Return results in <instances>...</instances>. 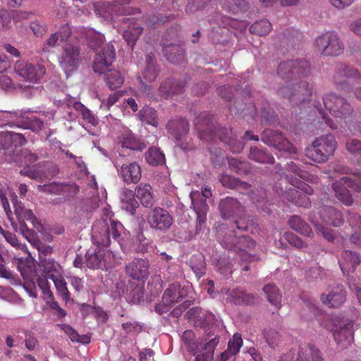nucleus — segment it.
Returning <instances> with one entry per match:
<instances>
[{
    "instance_id": "obj_26",
    "label": "nucleus",
    "mask_w": 361,
    "mask_h": 361,
    "mask_svg": "<svg viewBox=\"0 0 361 361\" xmlns=\"http://www.w3.org/2000/svg\"><path fill=\"white\" fill-rule=\"evenodd\" d=\"M135 195L145 207H152L154 203V194L148 183H140L135 188Z\"/></svg>"
},
{
    "instance_id": "obj_8",
    "label": "nucleus",
    "mask_w": 361,
    "mask_h": 361,
    "mask_svg": "<svg viewBox=\"0 0 361 361\" xmlns=\"http://www.w3.org/2000/svg\"><path fill=\"white\" fill-rule=\"evenodd\" d=\"M12 202L14 207V214L18 221L20 229L26 238L31 241L34 237V232L32 229L27 228L25 221H30L33 227L39 231L42 228V225L31 209L25 208L22 203L18 202L17 197L13 198Z\"/></svg>"
},
{
    "instance_id": "obj_5",
    "label": "nucleus",
    "mask_w": 361,
    "mask_h": 361,
    "mask_svg": "<svg viewBox=\"0 0 361 361\" xmlns=\"http://www.w3.org/2000/svg\"><path fill=\"white\" fill-rule=\"evenodd\" d=\"M123 226L121 222L115 220L101 219L96 221L92 228V239L98 247H108L111 243V236L115 240L120 238Z\"/></svg>"
},
{
    "instance_id": "obj_36",
    "label": "nucleus",
    "mask_w": 361,
    "mask_h": 361,
    "mask_svg": "<svg viewBox=\"0 0 361 361\" xmlns=\"http://www.w3.org/2000/svg\"><path fill=\"white\" fill-rule=\"evenodd\" d=\"M296 361H323V360L314 346L308 345L299 351Z\"/></svg>"
},
{
    "instance_id": "obj_44",
    "label": "nucleus",
    "mask_w": 361,
    "mask_h": 361,
    "mask_svg": "<svg viewBox=\"0 0 361 361\" xmlns=\"http://www.w3.org/2000/svg\"><path fill=\"white\" fill-rule=\"evenodd\" d=\"M106 75V81L111 90H115L121 87L123 83V78L121 73L116 70H110Z\"/></svg>"
},
{
    "instance_id": "obj_40",
    "label": "nucleus",
    "mask_w": 361,
    "mask_h": 361,
    "mask_svg": "<svg viewBox=\"0 0 361 361\" xmlns=\"http://www.w3.org/2000/svg\"><path fill=\"white\" fill-rule=\"evenodd\" d=\"M58 326L65 332L66 334L68 336L73 342H78L83 344H88L90 343V336L78 334V333L71 326L68 324H59Z\"/></svg>"
},
{
    "instance_id": "obj_20",
    "label": "nucleus",
    "mask_w": 361,
    "mask_h": 361,
    "mask_svg": "<svg viewBox=\"0 0 361 361\" xmlns=\"http://www.w3.org/2000/svg\"><path fill=\"white\" fill-rule=\"evenodd\" d=\"M219 209L224 219L231 216H241L244 215L245 209L240 203L233 197H228L219 203Z\"/></svg>"
},
{
    "instance_id": "obj_7",
    "label": "nucleus",
    "mask_w": 361,
    "mask_h": 361,
    "mask_svg": "<svg viewBox=\"0 0 361 361\" xmlns=\"http://www.w3.org/2000/svg\"><path fill=\"white\" fill-rule=\"evenodd\" d=\"M288 180L291 187L286 191L287 200L299 207H310L311 201L308 196L313 194L312 187L295 177H289Z\"/></svg>"
},
{
    "instance_id": "obj_9",
    "label": "nucleus",
    "mask_w": 361,
    "mask_h": 361,
    "mask_svg": "<svg viewBox=\"0 0 361 361\" xmlns=\"http://www.w3.org/2000/svg\"><path fill=\"white\" fill-rule=\"evenodd\" d=\"M14 71L22 80L31 83H37L44 76L46 68L41 64L30 63L25 60H19L14 65Z\"/></svg>"
},
{
    "instance_id": "obj_15",
    "label": "nucleus",
    "mask_w": 361,
    "mask_h": 361,
    "mask_svg": "<svg viewBox=\"0 0 361 361\" xmlns=\"http://www.w3.org/2000/svg\"><path fill=\"white\" fill-rule=\"evenodd\" d=\"M115 58L114 47L110 43L106 44L95 56L92 64L94 71L99 74L109 71Z\"/></svg>"
},
{
    "instance_id": "obj_22",
    "label": "nucleus",
    "mask_w": 361,
    "mask_h": 361,
    "mask_svg": "<svg viewBox=\"0 0 361 361\" xmlns=\"http://www.w3.org/2000/svg\"><path fill=\"white\" fill-rule=\"evenodd\" d=\"M162 51L164 56L171 63L178 64L184 60L185 53L179 44L163 43Z\"/></svg>"
},
{
    "instance_id": "obj_3",
    "label": "nucleus",
    "mask_w": 361,
    "mask_h": 361,
    "mask_svg": "<svg viewBox=\"0 0 361 361\" xmlns=\"http://www.w3.org/2000/svg\"><path fill=\"white\" fill-rule=\"evenodd\" d=\"M322 99L326 110L336 118V121L324 112L320 104L319 105V106L316 105L315 106L325 123L331 129H336L338 123H341L343 121L346 123V120L351 117L353 113V108L344 97L334 92H330L326 94Z\"/></svg>"
},
{
    "instance_id": "obj_37",
    "label": "nucleus",
    "mask_w": 361,
    "mask_h": 361,
    "mask_svg": "<svg viewBox=\"0 0 361 361\" xmlns=\"http://www.w3.org/2000/svg\"><path fill=\"white\" fill-rule=\"evenodd\" d=\"M42 259H39V267L41 269L51 277L54 274H59L61 267L59 263L56 262L51 257H45L42 256Z\"/></svg>"
},
{
    "instance_id": "obj_1",
    "label": "nucleus",
    "mask_w": 361,
    "mask_h": 361,
    "mask_svg": "<svg viewBox=\"0 0 361 361\" xmlns=\"http://www.w3.org/2000/svg\"><path fill=\"white\" fill-rule=\"evenodd\" d=\"M310 73V63L305 60H289L279 63L277 74L286 80V84L278 90V94L286 99L292 106L309 103L313 96V85L306 81L293 83L298 79L307 77Z\"/></svg>"
},
{
    "instance_id": "obj_60",
    "label": "nucleus",
    "mask_w": 361,
    "mask_h": 361,
    "mask_svg": "<svg viewBox=\"0 0 361 361\" xmlns=\"http://www.w3.org/2000/svg\"><path fill=\"white\" fill-rule=\"evenodd\" d=\"M131 196L129 200L123 202V207L130 214H134L136 209L139 207L137 201L135 199L132 191H129Z\"/></svg>"
},
{
    "instance_id": "obj_34",
    "label": "nucleus",
    "mask_w": 361,
    "mask_h": 361,
    "mask_svg": "<svg viewBox=\"0 0 361 361\" xmlns=\"http://www.w3.org/2000/svg\"><path fill=\"white\" fill-rule=\"evenodd\" d=\"M289 226L298 233L310 237L312 233L310 226L300 216L294 215L288 220Z\"/></svg>"
},
{
    "instance_id": "obj_47",
    "label": "nucleus",
    "mask_w": 361,
    "mask_h": 361,
    "mask_svg": "<svg viewBox=\"0 0 361 361\" xmlns=\"http://www.w3.org/2000/svg\"><path fill=\"white\" fill-rule=\"evenodd\" d=\"M321 300L330 307H338L345 300V295H322Z\"/></svg>"
},
{
    "instance_id": "obj_58",
    "label": "nucleus",
    "mask_w": 361,
    "mask_h": 361,
    "mask_svg": "<svg viewBox=\"0 0 361 361\" xmlns=\"http://www.w3.org/2000/svg\"><path fill=\"white\" fill-rule=\"evenodd\" d=\"M39 187L42 188L41 190L42 191L50 194L61 195L64 191V186L56 183H52Z\"/></svg>"
},
{
    "instance_id": "obj_41",
    "label": "nucleus",
    "mask_w": 361,
    "mask_h": 361,
    "mask_svg": "<svg viewBox=\"0 0 361 361\" xmlns=\"http://www.w3.org/2000/svg\"><path fill=\"white\" fill-rule=\"evenodd\" d=\"M272 29L271 23L267 19H262L255 22L250 27V31L252 34L259 36L267 35Z\"/></svg>"
},
{
    "instance_id": "obj_53",
    "label": "nucleus",
    "mask_w": 361,
    "mask_h": 361,
    "mask_svg": "<svg viewBox=\"0 0 361 361\" xmlns=\"http://www.w3.org/2000/svg\"><path fill=\"white\" fill-rule=\"evenodd\" d=\"M52 283L54 284L56 291L59 293H69L67 288V283L64 279L59 274H54L49 277Z\"/></svg>"
},
{
    "instance_id": "obj_21",
    "label": "nucleus",
    "mask_w": 361,
    "mask_h": 361,
    "mask_svg": "<svg viewBox=\"0 0 361 361\" xmlns=\"http://www.w3.org/2000/svg\"><path fill=\"white\" fill-rule=\"evenodd\" d=\"M319 215L322 221L329 226H340L343 219L341 212L331 206H324L319 210Z\"/></svg>"
},
{
    "instance_id": "obj_4",
    "label": "nucleus",
    "mask_w": 361,
    "mask_h": 361,
    "mask_svg": "<svg viewBox=\"0 0 361 361\" xmlns=\"http://www.w3.org/2000/svg\"><path fill=\"white\" fill-rule=\"evenodd\" d=\"M337 142L332 134L322 135L316 137L312 144L306 147L305 156L316 163H325L334 155Z\"/></svg>"
},
{
    "instance_id": "obj_13",
    "label": "nucleus",
    "mask_w": 361,
    "mask_h": 361,
    "mask_svg": "<svg viewBox=\"0 0 361 361\" xmlns=\"http://www.w3.org/2000/svg\"><path fill=\"white\" fill-rule=\"evenodd\" d=\"M25 143V138L20 133L8 131L0 133V152L5 156V159L15 155L17 147Z\"/></svg>"
},
{
    "instance_id": "obj_19",
    "label": "nucleus",
    "mask_w": 361,
    "mask_h": 361,
    "mask_svg": "<svg viewBox=\"0 0 361 361\" xmlns=\"http://www.w3.org/2000/svg\"><path fill=\"white\" fill-rule=\"evenodd\" d=\"M149 262L146 259L135 258L126 265L125 272L130 279L142 281L149 276Z\"/></svg>"
},
{
    "instance_id": "obj_35",
    "label": "nucleus",
    "mask_w": 361,
    "mask_h": 361,
    "mask_svg": "<svg viewBox=\"0 0 361 361\" xmlns=\"http://www.w3.org/2000/svg\"><path fill=\"white\" fill-rule=\"evenodd\" d=\"M0 117L5 121L3 125L23 126L21 119L24 117V113L22 111H4L1 112Z\"/></svg>"
},
{
    "instance_id": "obj_51",
    "label": "nucleus",
    "mask_w": 361,
    "mask_h": 361,
    "mask_svg": "<svg viewBox=\"0 0 361 361\" xmlns=\"http://www.w3.org/2000/svg\"><path fill=\"white\" fill-rule=\"evenodd\" d=\"M193 338L194 333L192 331H185L183 334L182 340L185 343L188 350L195 354L198 349V345L194 341Z\"/></svg>"
},
{
    "instance_id": "obj_14",
    "label": "nucleus",
    "mask_w": 361,
    "mask_h": 361,
    "mask_svg": "<svg viewBox=\"0 0 361 361\" xmlns=\"http://www.w3.org/2000/svg\"><path fill=\"white\" fill-rule=\"evenodd\" d=\"M262 141L272 146L279 151H284L289 154H295L296 149L281 133L271 129H265L262 133Z\"/></svg>"
},
{
    "instance_id": "obj_24",
    "label": "nucleus",
    "mask_w": 361,
    "mask_h": 361,
    "mask_svg": "<svg viewBox=\"0 0 361 361\" xmlns=\"http://www.w3.org/2000/svg\"><path fill=\"white\" fill-rule=\"evenodd\" d=\"M340 267L345 274L354 271L355 267L360 262V256L353 252L345 250L341 254V259L338 261Z\"/></svg>"
},
{
    "instance_id": "obj_10",
    "label": "nucleus",
    "mask_w": 361,
    "mask_h": 361,
    "mask_svg": "<svg viewBox=\"0 0 361 361\" xmlns=\"http://www.w3.org/2000/svg\"><path fill=\"white\" fill-rule=\"evenodd\" d=\"M130 0H116L113 2H97L95 6V12L102 17L108 16L130 15L140 13V10L129 6Z\"/></svg>"
},
{
    "instance_id": "obj_52",
    "label": "nucleus",
    "mask_w": 361,
    "mask_h": 361,
    "mask_svg": "<svg viewBox=\"0 0 361 361\" xmlns=\"http://www.w3.org/2000/svg\"><path fill=\"white\" fill-rule=\"evenodd\" d=\"M176 295H163L161 302L157 305L155 310L159 314L166 312L168 307L174 302Z\"/></svg>"
},
{
    "instance_id": "obj_55",
    "label": "nucleus",
    "mask_w": 361,
    "mask_h": 361,
    "mask_svg": "<svg viewBox=\"0 0 361 361\" xmlns=\"http://www.w3.org/2000/svg\"><path fill=\"white\" fill-rule=\"evenodd\" d=\"M219 180L224 187L232 189L238 187L240 184L243 183L239 180V179L226 174L221 175Z\"/></svg>"
},
{
    "instance_id": "obj_43",
    "label": "nucleus",
    "mask_w": 361,
    "mask_h": 361,
    "mask_svg": "<svg viewBox=\"0 0 361 361\" xmlns=\"http://www.w3.org/2000/svg\"><path fill=\"white\" fill-rule=\"evenodd\" d=\"M139 116L142 122H145L153 126H158L157 112L152 107H143L139 112Z\"/></svg>"
},
{
    "instance_id": "obj_42",
    "label": "nucleus",
    "mask_w": 361,
    "mask_h": 361,
    "mask_svg": "<svg viewBox=\"0 0 361 361\" xmlns=\"http://www.w3.org/2000/svg\"><path fill=\"white\" fill-rule=\"evenodd\" d=\"M242 345L243 339L240 334H235L228 342L227 350L221 354V357L223 359H226V356L228 355H236L240 351Z\"/></svg>"
},
{
    "instance_id": "obj_30",
    "label": "nucleus",
    "mask_w": 361,
    "mask_h": 361,
    "mask_svg": "<svg viewBox=\"0 0 361 361\" xmlns=\"http://www.w3.org/2000/svg\"><path fill=\"white\" fill-rule=\"evenodd\" d=\"M248 158L255 162L260 164H272L275 159L273 155L268 152L264 147H251Z\"/></svg>"
},
{
    "instance_id": "obj_12",
    "label": "nucleus",
    "mask_w": 361,
    "mask_h": 361,
    "mask_svg": "<svg viewBox=\"0 0 361 361\" xmlns=\"http://www.w3.org/2000/svg\"><path fill=\"white\" fill-rule=\"evenodd\" d=\"M315 44L318 51L324 56H338L344 49V45L338 35L332 32L319 36L315 40Z\"/></svg>"
},
{
    "instance_id": "obj_11",
    "label": "nucleus",
    "mask_w": 361,
    "mask_h": 361,
    "mask_svg": "<svg viewBox=\"0 0 361 361\" xmlns=\"http://www.w3.org/2000/svg\"><path fill=\"white\" fill-rule=\"evenodd\" d=\"M80 61V48L78 45L71 43L63 45L59 58V65L67 77L78 68Z\"/></svg>"
},
{
    "instance_id": "obj_62",
    "label": "nucleus",
    "mask_w": 361,
    "mask_h": 361,
    "mask_svg": "<svg viewBox=\"0 0 361 361\" xmlns=\"http://www.w3.org/2000/svg\"><path fill=\"white\" fill-rule=\"evenodd\" d=\"M30 29L36 37H42L46 33L47 26L38 20H35L30 23Z\"/></svg>"
},
{
    "instance_id": "obj_54",
    "label": "nucleus",
    "mask_w": 361,
    "mask_h": 361,
    "mask_svg": "<svg viewBox=\"0 0 361 361\" xmlns=\"http://www.w3.org/2000/svg\"><path fill=\"white\" fill-rule=\"evenodd\" d=\"M80 111L82 118L92 126H97L99 123L98 118L94 114L83 105L80 104Z\"/></svg>"
},
{
    "instance_id": "obj_57",
    "label": "nucleus",
    "mask_w": 361,
    "mask_h": 361,
    "mask_svg": "<svg viewBox=\"0 0 361 361\" xmlns=\"http://www.w3.org/2000/svg\"><path fill=\"white\" fill-rule=\"evenodd\" d=\"M288 171L295 173L303 180H308L310 178V174L307 171L303 170L300 166L293 161L288 164Z\"/></svg>"
},
{
    "instance_id": "obj_32",
    "label": "nucleus",
    "mask_w": 361,
    "mask_h": 361,
    "mask_svg": "<svg viewBox=\"0 0 361 361\" xmlns=\"http://www.w3.org/2000/svg\"><path fill=\"white\" fill-rule=\"evenodd\" d=\"M235 233V231H233ZM233 248L236 251L243 252L242 256L246 257H249L247 255V250H252L255 246V242L252 240L250 237L245 235H239L237 238V234L235 233V239L232 240Z\"/></svg>"
},
{
    "instance_id": "obj_63",
    "label": "nucleus",
    "mask_w": 361,
    "mask_h": 361,
    "mask_svg": "<svg viewBox=\"0 0 361 361\" xmlns=\"http://www.w3.org/2000/svg\"><path fill=\"white\" fill-rule=\"evenodd\" d=\"M35 245L39 252V259H42L43 258L42 256L45 257H51V254L52 252V248L51 246L43 244L39 241L35 243Z\"/></svg>"
},
{
    "instance_id": "obj_61",
    "label": "nucleus",
    "mask_w": 361,
    "mask_h": 361,
    "mask_svg": "<svg viewBox=\"0 0 361 361\" xmlns=\"http://www.w3.org/2000/svg\"><path fill=\"white\" fill-rule=\"evenodd\" d=\"M53 295H47V296L44 298L47 304L55 311V314L59 317H63L66 316V312L64 310L61 308L58 303L55 301H53L52 298Z\"/></svg>"
},
{
    "instance_id": "obj_59",
    "label": "nucleus",
    "mask_w": 361,
    "mask_h": 361,
    "mask_svg": "<svg viewBox=\"0 0 361 361\" xmlns=\"http://www.w3.org/2000/svg\"><path fill=\"white\" fill-rule=\"evenodd\" d=\"M284 238L291 245L294 246L296 248L301 249L304 247H306V245L301 240V238H300L293 233H285Z\"/></svg>"
},
{
    "instance_id": "obj_25",
    "label": "nucleus",
    "mask_w": 361,
    "mask_h": 361,
    "mask_svg": "<svg viewBox=\"0 0 361 361\" xmlns=\"http://www.w3.org/2000/svg\"><path fill=\"white\" fill-rule=\"evenodd\" d=\"M121 174L127 184L137 183L141 178V167L136 162L123 164Z\"/></svg>"
},
{
    "instance_id": "obj_6",
    "label": "nucleus",
    "mask_w": 361,
    "mask_h": 361,
    "mask_svg": "<svg viewBox=\"0 0 361 361\" xmlns=\"http://www.w3.org/2000/svg\"><path fill=\"white\" fill-rule=\"evenodd\" d=\"M346 187L355 191H360L361 172L353 173L351 176H343L332 183V190L336 198L346 206H350L353 199Z\"/></svg>"
},
{
    "instance_id": "obj_16",
    "label": "nucleus",
    "mask_w": 361,
    "mask_h": 361,
    "mask_svg": "<svg viewBox=\"0 0 361 361\" xmlns=\"http://www.w3.org/2000/svg\"><path fill=\"white\" fill-rule=\"evenodd\" d=\"M333 80L338 89L345 90L349 87L350 80H354L357 82H361V73L353 67L339 64L336 67Z\"/></svg>"
},
{
    "instance_id": "obj_31",
    "label": "nucleus",
    "mask_w": 361,
    "mask_h": 361,
    "mask_svg": "<svg viewBox=\"0 0 361 361\" xmlns=\"http://www.w3.org/2000/svg\"><path fill=\"white\" fill-rule=\"evenodd\" d=\"M123 149H128L133 151H142L145 148L144 142L137 138L131 132H125L120 140Z\"/></svg>"
},
{
    "instance_id": "obj_56",
    "label": "nucleus",
    "mask_w": 361,
    "mask_h": 361,
    "mask_svg": "<svg viewBox=\"0 0 361 361\" xmlns=\"http://www.w3.org/2000/svg\"><path fill=\"white\" fill-rule=\"evenodd\" d=\"M3 259L0 255V277L8 279L12 284L18 283V276L2 264Z\"/></svg>"
},
{
    "instance_id": "obj_50",
    "label": "nucleus",
    "mask_w": 361,
    "mask_h": 361,
    "mask_svg": "<svg viewBox=\"0 0 361 361\" xmlns=\"http://www.w3.org/2000/svg\"><path fill=\"white\" fill-rule=\"evenodd\" d=\"M229 168L238 173H246L248 171V163L238 159L231 158L228 159Z\"/></svg>"
},
{
    "instance_id": "obj_45",
    "label": "nucleus",
    "mask_w": 361,
    "mask_h": 361,
    "mask_svg": "<svg viewBox=\"0 0 361 361\" xmlns=\"http://www.w3.org/2000/svg\"><path fill=\"white\" fill-rule=\"evenodd\" d=\"M142 32V27L141 26L129 27L123 32V37L126 41L128 45L131 47L133 49Z\"/></svg>"
},
{
    "instance_id": "obj_46",
    "label": "nucleus",
    "mask_w": 361,
    "mask_h": 361,
    "mask_svg": "<svg viewBox=\"0 0 361 361\" xmlns=\"http://www.w3.org/2000/svg\"><path fill=\"white\" fill-rule=\"evenodd\" d=\"M86 266L90 269H103L104 254L100 252H95L94 254L86 255Z\"/></svg>"
},
{
    "instance_id": "obj_18",
    "label": "nucleus",
    "mask_w": 361,
    "mask_h": 361,
    "mask_svg": "<svg viewBox=\"0 0 361 361\" xmlns=\"http://www.w3.org/2000/svg\"><path fill=\"white\" fill-rule=\"evenodd\" d=\"M332 331L334 340L342 347H346L353 341V323L348 319L338 321Z\"/></svg>"
},
{
    "instance_id": "obj_38",
    "label": "nucleus",
    "mask_w": 361,
    "mask_h": 361,
    "mask_svg": "<svg viewBox=\"0 0 361 361\" xmlns=\"http://www.w3.org/2000/svg\"><path fill=\"white\" fill-rule=\"evenodd\" d=\"M223 8L231 13H238L245 11L247 8L245 0H219Z\"/></svg>"
},
{
    "instance_id": "obj_23",
    "label": "nucleus",
    "mask_w": 361,
    "mask_h": 361,
    "mask_svg": "<svg viewBox=\"0 0 361 361\" xmlns=\"http://www.w3.org/2000/svg\"><path fill=\"white\" fill-rule=\"evenodd\" d=\"M166 128L168 132L177 140L183 138L189 132V123L183 118L169 121Z\"/></svg>"
},
{
    "instance_id": "obj_64",
    "label": "nucleus",
    "mask_w": 361,
    "mask_h": 361,
    "mask_svg": "<svg viewBox=\"0 0 361 361\" xmlns=\"http://www.w3.org/2000/svg\"><path fill=\"white\" fill-rule=\"evenodd\" d=\"M168 20L169 17L166 16L153 14L148 18L146 23L148 26H157L164 24Z\"/></svg>"
},
{
    "instance_id": "obj_33",
    "label": "nucleus",
    "mask_w": 361,
    "mask_h": 361,
    "mask_svg": "<svg viewBox=\"0 0 361 361\" xmlns=\"http://www.w3.org/2000/svg\"><path fill=\"white\" fill-rule=\"evenodd\" d=\"M159 71L157 67L156 60L154 56L147 55L146 58V66L142 72V77L146 82H153L159 75Z\"/></svg>"
},
{
    "instance_id": "obj_17",
    "label": "nucleus",
    "mask_w": 361,
    "mask_h": 361,
    "mask_svg": "<svg viewBox=\"0 0 361 361\" xmlns=\"http://www.w3.org/2000/svg\"><path fill=\"white\" fill-rule=\"evenodd\" d=\"M147 222L152 228L165 231L171 227L173 219L166 209L157 207L148 214Z\"/></svg>"
},
{
    "instance_id": "obj_27",
    "label": "nucleus",
    "mask_w": 361,
    "mask_h": 361,
    "mask_svg": "<svg viewBox=\"0 0 361 361\" xmlns=\"http://www.w3.org/2000/svg\"><path fill=\"white\" fill-rule=\"evenodd\" d=\"M200 196V194L197 192H192L190 194L192 205L197 214V221L198 222V226H197V230L201 229V226L205 223L206 212L208 209V205L207 204L205 200H196V198L199 197Z\"/></svg>"
},
{
    "instance_id": "obj_29",
    "label": "nucleus",
    "mask_w": 361,
    "mask_h": 361,
    "mask_svg": "<svg viewBox=\"0 0 361 361\" xmlns=\"http://www.w3.org/2000/svg\"><path fill=\"white\" fill-rule=\"evenodd\" d=\"M37 160V156L28 150L22 151L20 147H17V152L15 155L6 158L8 162H15L19 166H29Z\"/></svg>"
},
{
    "instance_id": "obj_2",
    "label": "nucleus",
    "mask_w": 361,
    "mask_h": 361,
    "mask_svg": "<svg viewBox=\"0 0 361 361\" xmlns=\"http://www.w3.org/2000/svg\"><path fill=\"white\" fill-rule=\"evenodd\" d=\"M195 129L201 139L205 140H214L216 137L226 143L233 152L240 153L245 147L242 141H237L231 135V129L222 127H216L213 123V117L207 113L201 114L196 118Z\"/></svg>"
},
{
    "instance_id": "obj_28",
    "label": "nucleus",
    "mask_w": 361,
    "mask_h": 361,
    "mask_svg": "<svg viewBox=\"0 0 361 361\" xmlns=\"http://www.w3.org/2000/svg\"><path fill=\"white\" fill-rule=\"evenodd\" d=\"M184 84L173 78H166L160 85L159 93L165 97L170 95L180 94L183 92Z\"/></svg>"
},
{
    "instance_id": "obj_48",
    "label": "nucleus",
    "mask_w": 361,
    "mask_h": 361,
    "mask_svg": "<svg viewBox=\"0 0 361 361\" xmlns=\"http://www.w3.org/2000/svg\"><path fill=\"white\" fill-rule=\"evenodd\" d=\"M86 38L89 46L93 49L99 47L103 44L104 39L102 34L94 30H88L86 33Z\"/></svg>"
},
{
    "instance_id": "obj_39",
    "label": "nucleus",
    "mask_w": 361,
    "mask_h": 361,
    "mask_svg": "<svg viewBox=\"0 0 361 361\" xmlns=\"http://www.w3.org/2000/svg\"><path fill=\"white\" fill-rule=\"evenodd\" d=\"M145 159L152 166H157L165 162L164 154L159 148L151 147L145 153Z\"/></svg>"
},
{
    "instance_id": "obj_49",
    "label": "nucleus",
    "mask_w": 361,
    "mask_h": 361,
    "mask_svg": "<svg viewBox=\"0 0 361 361\" xmlns=\"http://www.w3.org/2000/svg\"><path fill=\"white\" fill-rule=\"evenodd\" d=\"M346 149L354 157H358V164L361 165V141L357 139L348 140L345 143Z\"/></svg>"
}]
</instances>
